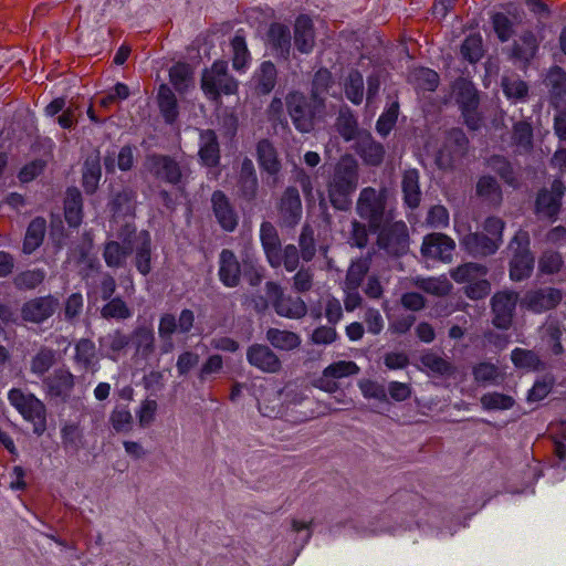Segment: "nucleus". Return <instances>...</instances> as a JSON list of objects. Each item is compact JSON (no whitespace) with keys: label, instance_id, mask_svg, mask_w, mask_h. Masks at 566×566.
I'll return each instance as SVG.
<instances>
[{"label":"nucleus","instance_id":"f257e3e1","mask_svg":"<svg viewBox=\"0 0 566 566\" xmlns=\"http://www.w3.org/2000/svg\"><path fill=\"white\" fill-rule=\"evenodd\" d=\"M287 114L295 129L302 134L312 133L325 120L327 105L313 99L301 91H292L285 96Z\"/></svg>","mask_w":566,"mask_h":566},{"label":"nucleus","instance_id":"f03ea898","mask_svg":"<svg viewBox=\"0 0 566 566\" xmlns=\"http://www.w3.org/2000/svg\"><path fill=\"white\" fill-rule=\"evenodd\" d=\"M358 186V165L350 157H343L335 166L327 185L332 206L342 211L349 209L352 195Z\"/></svg>","mask_w":566,"mask_h":566},{"label":"nucleus","instance_id":"7ed1b4c3","mask_svg":"<svg viewBox=\"0 0 566 566\" xmlns=\"http://www.w3.org/2000/svg\"><path fill=\"white\" fill-rule=\"evenodd\" d=\"M387 190H376L373 187L361 189L357 203V214L368 223V229L376 232L384 222L396 218L392 209H386Z\"/></svg>","mask_w":566,"mask_h":566},{"label":"nucleus","instance_id":"20e7f679","mask_svg":"<svg viewBox=\"0 0 566 566\" xmlns=\"http://www.w3.org/2000/svg\"><path fill=\"white\" fill-rule=\"evenodd\" d=\"M8 400L25 421L32 423L34 434L40 437L46 431V407L35 395L12 388L8 392Z\"/></svg>","mask_w":566,"mask_h":566},{"label":"nucleus","instance_id":"39448f33","mask_svg":"<svg viewBox=\"0 0 566 566\" xmlns=\"http://www.w3.org/2000/svg\"><path fill=\"white\" fill-rule=\"evenodd\" d=\"M144 167L154 179L172 186L185 184L190 175L189 168L175 157L157 153L145 157Z\"/></svg>","mask_w":566,"mask_h":566},{"label":"nucleus","instance_id":"423d86ee","mask_svg":"<svg viewBox=\"0 0 566 566\" xmlns=\"http://www.w3.org/2000/svg\"><path fill=\"white\" fill-rule=\"evenodd\" d=\"M201 88L208 98L218 101L221 94H235L238 92V81L229 74L226 61H216L210 69L205 70L201 77Z\"/></svg>","mask_w":566,"mask_h":566},{"label":"nucleus","instance_id":"0eeeda50","mask_svg":"<svg viewBox=\"0 0 566 566\" xmlns=\"http://www.w3.org/2000/svg\"><path fill=\"white\" fill-rule=\"evenodd\" d=\"M452 93L467 126L472 130L479 129L482 118L478 112L480 98L474 85L470 81L459 77L452 84Z\"/></svg>","mask_w":566,"mask_h":566},{"label":"nucleus","instance_id":"6e6552de","mask_svg":"<svg viewBox=\"0 0 566 566\" xmlns=\"http://www.w3.org/2000/svg\"><path fill=\"white\" fill-rule=\"evenodd\" d=\"M136 232L133 223L126 222L117 231V239L104 243L103 259L111 269H123L127 264L128 256L133 253L132 238Z\"/></svg>","mask_w":566,"mask_h":566},{"label":"nucleus","instance_id":"1a4fd4ad","mask_svg":"<svg viewBox=\"0 0 566 566\" xmlns=\"http://www.w3.org/2000/svg\"><path fill=\"white\" fill-rule=\"evenodd\" d=\"M195 323V314L191 310L185 308L180 312L179 317L171 313H165L159 318L158 335L163 342L160 350L168 354L174 349L172 335L178 332L187 334L191 331Z\"/></svg>","mask_w":566,"mask_h":566},{"label":"nucleus","instance_id":"9d476101","mask_svg":"<svg viewBox=\"0 0 566 566\" xmlns=\"http://www.w3.org/2000/svg\"><path fill=\"white\" fill-rule=\"evenodd\" d=\"M377 244L380 249L392 255L403 254L409 245L407 224L402 220L391 219L384 222L378 229Z\"/></svg>","mask_w":566,"mask_h":566},{"label":"nucleus","instance_id":"9b49d317","mask_svg":"<svg viewBox=\"0 0 566 566\" xmlns=\"http://www.w3.org/2000/svg\"><path fill=\"white\" fill-rule=\"evenodd\" d=\"M265 293L277 315L292 319L306 315L307 306L305 302L301 297L285 295L279 283L273 281L266 282Z\"/></svg>","mask_w":566,"mask_h":566},{"label":"nucleus","instance_id":"f8f14e48","mask_svg":"<svg viewBox=\"0 0 566 566\" xmlns=\"http://www.w3.org/2000/svg\"><path fill=\"white\" fill-rule=\"evenodd\" d=\"M517 245L510 262V277L515 282L528 279L534 269V256L528 250L530 239L525 231H518L512 239L510 247Z\"/></svg>","mask_w":566,"mask_h":566},{"label":"nucleus","instance_id":"ddd939ff","mask_svg":"<svg viewBox=\"0 0 566 566\" xmlns=\"http://www.w3.org/2000/svg\"><path fill=\"white\" fill-rule=\"evenodd\" d=\"M564 297L563 291L552 286L527 290L521 298V306L534 314L556 308Z\"/></svg>","mask_w":566,"mask_h":566},{"label":"nucleus","instance_id":"4468645a","mask_svg":"<svg viewBox=\"0 0 566 566\" xmlns=\"http://www.w3.org/2000/svg\"><path fill=\"white\" fill-rule=\"evenodd\" d=\"M517 301L518 294L514 291H500L492 296V323L496 328L506 331L512 326Z\"/></svg>","mask_w":566,"mask_h":566},{"label":"nucleus","instance_id":"2eb2a0df","mask_svg":"<svg viewBox=\"0 0 566 566\" xmlns=\"http://www.w3.org/2000/svg\"><path fill=\"white\" fill-rule=\"evenodd\" d=\"M59 306V298L52 294L33 297L23 303L21 317L28 323L42 324L54 315Z\"/></svg>","mask_w":566,"mask_h":566},{"label":"nucleus","instance_id":"dca6fc26","mask_svg":"<svg viewBox=\"0 0 566 566\" xmlns=\"http://www.w3.org/2000/svg\"><path fill=\"white\" fill-rule=\"evenodd\" d=\"M359 367L352 360H338L324 368L322 375L315 379L314 386L326 392H335L339 386L338 379L357 375Z\"/></svg>","mask_w":566,"mask_h":566},{"label":"nucleus","instance_id":"f3484780","mask_svg":"<svg viewBox=\"0 0 566 566\" xmlns=\"http://www.w3.org/2000/svg\"><path fill=\"white\" fill-rule=\"evenodd\" d=\"M566 187L560 179H555L549 189H542L537 193L535 211L539 217L555 220L562 205Z\"/></svg>","mask_w":566,"mask_h":566},{"label":"nucleus","instance_id":"a211bd4d","mask_svg":"<svg viewBox=\"0 0 566 566\" xmlns=\"http://www.w3.org/2000/svg\"><path fill=\"white\" fill-rule=\"evenodd\" d=\"M454 249L455 243L450 237L433 232L423 238L421 253L427 259L450 262Z\"/></svg>","mask_w":566,"mask_h":566},{"label":"nucleus","instance_id":"6ab92c4d","mask_svg":"<svg viewBox=\"0 0 566 566\" xmlns=\"http://www.w3.org/2000/svg\"><path fill=\"white\" fill-rule=\"evenodd\" d=\"M247 360L259 370L268 374H276L282 368L277 355L263 344H253L247 350Z\"/></svg>","mask_w":566,"mask_h":566},{"label":"nucleus","instance_id":"aec40b11","mask_svg":"<svg viewBox=\"0 0 566 566\" xmlns=\"http://www.w3.org/2000/svg\"><path fill=\"white\" fill-rule=\"evenodd\" d=\"M461 248L474 258L488 256L499 250V239L480 232H467L460 237Z\"/></svg>","mask_w":566,"mask_h":566},{"label":"nucleus","instance_id":"412c9836","mask_svg":"<svg viewBox=\"0 0 566 566\" xmlns=\"http://www.w3.org/2000/svg\"><path fill=\"white\" fill-rule=\"evenodd\" d=\"M279 213L284 226L294 227L302 218V201L298 190L287 187L279 202Z\"/></svg>","mask_w":566,"mask_h":566},{"label":"nucleus","instance_id":"4be33fe9","mask_svg":"<svg viewBox=\"0 0 566 566\" xmlns=\"http://www.w3.org/2000/svg\"><path fill=\"white\" fill-rule=\"evenodd\" d=\"M211 205L220 227L224 231L232 232L238 226L239 218L226 193L216 190L211 196Z\"/></svg>","mask_w":566,"mask_h":566},{"label":"nucleus","instance_id":"5701e85b","mask_svg":"<svg viewBox=\"0 0 566 566\" xmlns=\"http://www.w3.org/2000/svg\"><path fill=\"white\" fill-rule=\"evenodd\" d=\"M539 46V41L532 30H525L517 40L514 41L511 50V59L524 67L535 57Z\"/></svg>","mask_w":566,"mask_h":566},{"label":"nucleus","instance_id":"b1692460","mask_svg":"<svg viewBox=\"0 0 566 566\" xmlns=\"http://www.w3.org/2000/svg\"><path fill=\"white\" fill-rule=\"evenodd\" d=\"M238 195L245 201H253L256 198L259 180L253 161L245 157L240 166L237 179Z\"/></svg>","mask_w":566,"mask_h":566},{"label":"nucleus","instance_id":"393cba45","mask_svg":"<svg viewBox=\"0 0 566 566\" xmlns=\"http://www.w3.org/2000/svg\"><path fill=\"white\" fill-rule=\"evenodd\" d=\"M134 264L142 275L151 271V238L148 231H142L132 238Z\"/></svg>","mask_w":566,"mask_h":566},{"label":"nucleus","instance_id":"a878e982","mask_svg":"<svg viewBox=\"0 0 566 566\" xmlns=\"http://www.w3.org/2000/svg\"><path fill=\"white\" fill-rule=\"evenodd\" d=\"M198 156L203 166L216 167L219 165L221 158L220 145L214 130H200Z\"/></svg>","mask_w":566,"mask_h":566},{"label":"nucleus","instance_id":"bb28decb","mask_svg":"<svg viewBox=\"0 0 566 566\" xmlns=\"http://www.w3.org/2000/svg\"><path fill=\"white\" fill-rule=\"evenodd\" d=\"M219 279L223 285L235 287L241 280V265L235 254L228 249H223L219 255Z\"/></svg>","mask_w":566,"mask_h":566},{"label":"nucleus","instance_id":"cd10ccee","mask_svg":"<svg viewBox=\"0 0 566 566\" xmlns=\"http://www.w3.org/2000/svg\"><path fill=\"white\" fill-rule=\"evenodd\" d=\"M44 385L51 396L66 399L74 386V375L65 368H57L44 379Z\"/></svg>","mask_w":566,"mask_h":566},{"label":"nucleus","instance_id":"c85d7f7f","mask_svg":"<svg viewBox=\"0 0 566 566\" xmlns=\"http://www.w3.org/2000/svg\"><path fill=\"white\" fill-rule=\"evenodd\" d=\"M294 44L298 52L307 54L315 45L313 21L307 15L297 17L294 24Z\"/></svg>","mask_w":566,"mask_h":566},{"label":"nucleus","instance_id":"c756f323","mask_svg":"<svg viewBox=\"0 0 566 566\" xmlns=\"http://www.w3.org/2000/svg\"><path fill=\"white\" fill-rule=\"evenodd\" d=\"M419 179L420 175L417 169L406 170L401 179L403 203L412 210L420 206L422 198Z\"/></svg>","mask_w":566,"mask_h":566},{"label":"nucleus","instance_id":"7c9ffc66","mask_svg":"<svg viewBox=\"0 0 566 566\" xmlns=\"http://www.w3.org/2000/svg\"><path fill=\"white\" fill-rule=\"evenodd\" d=\"M356 151L370 166H378L385 156L384 146L374 140L369 134L360 135L356 143Z\"/></svg>","mask_w":566,"mask_h":566},{"label":"nucleus","instance_id":"2f4dec72","mask_svg":"<svg viewBox=\"0 0 566 566\" xmlns=\"http://www.w3.org/2000/svg\"><path fill=\"white\" fill-rule=\"evenodd\" d=\"M256 159L262 170L276 176L281 170L277 151L269 139H261L256 145Z\"/></svg>","mask_w":566,"mask_h":566},{"label":"nucleus","instance_id":"473e14b6","mask_svg":"<svg viewBox=\"0 0 566 566\" xmlns=\"http://www.w3.org/2000/svg\"><path fill=\"white\" fill-rule=\"evenodd\" d=\"M260 239L269 264H277V251L281 248V241L275 227L271 222H262L260 228Z\"/></svg>","mask_w":566,"mask_h":566},{"label":"nucleus","instance_id":"72a5a7b5","mask_svg":"<svg viewBox=\"0 0 566 566\" xmlns=\"http://www.w3.org/2000/svg\"><path fill=\"white\" fill-rule=\"evenodd\" d=\"M335 81L332 72L326 67L318 69L311 81L310 95L313 99L326 104L329 90L334 86Z\"/></svg>","mask_w":566,"mask_h":566},{"label":"nucleus","instance_id":"f704fd0d","mask_svg":"<svg viewBox=\"0 0 566 566\" xmlns=\"http://www.w3.org/2000/svg\"><path fill=\"white\" fill-rule=\"evenodd\" d=\"M130 337L120 329H115L99 338V346L106 357L117 360L122 352L129 345Z\"/></svg>","mask_w":566,"mask_h":566},{"label":"nucleus","instance_id":"c9c22d12","mask_svg":"<svg viewBox=\"0 0 566 566\" xmlns=\"http://www.w3.org/2000/svg\"><path fill=\"white\" fill-rule=\"evenodd\" d=\"M46 232V220L42 217L34 218L28 226L23 240L22 252L33 253L42 243Z\"/></svg>","mask_w":566,"mask_h":566},{"label":"nucleus","instance_id":"e433bc0d","mask_svg":"<svg viewBox=\"0 0 566 566\" xmlns=\"http://www.w3.org/2000/svg\"><path fill=\"white\" fill-rule=\"evenodd\" d=\"M64 216L70 227H78L83 219V201L80 190L69 188L64 201Z\"/></svg>","mask_w":566,"mask_h":566},{"label":"nucleus","instance_id":"4c0bfd02","mask_svg":"<svg viewBox=\"0 0 566 566\" xmlns=\"http://www.w3.org/2000/svg\"><path fill=\"white\" fill-rule=\"evenodd\" d=\"M268 40L271 46L284 59L289 57L291 51V32L286 25L282 23L271 24L268 32Z\"/></svg>","mask_w":566,"mask_h":566},{"label":"nucleus","instance_id":"58836bf2","mask_svg":"<svg viewBox=\"0 0 566 566\" xmlns=\"http://www.w3.org/2000/svg\"><path fill=\"white\" fill-rule=\"evenodd\" d=\"M74 360L85 370H95L98 363L96 346L88 338H81L75 344Z\"/></svg>","mask_w":566,"mask_h":566},{"label":"nucleus","instance_id":"ea45409f","mask_svg":"<svg viewBox=\"0 0 566 566\" xmlns=\"http://www.w3.org/2000/svg\"><path fill=\"white\" fill-rule=\"evenodd\" d=\"M266 340L281 350H293L301 345V337L293 332L271 327L266 331Z\"/></svg>","mask_w":566,"mask_h":566},{"label":"nucleus","instance_id":"a19ab883","mask_svg":"<svg viewBox=\"0 0 566 566\" xmlns=\"http://www.w3.org/2000/svg\"><path fill=\"white\" fill-rule=\"evenodd\" d=\"M158 106L166 123L172 124L178 117L177 98L167 84H161L158 90Z\"/></svg>","mask_w":566,"mask_h":566},{"label":"nucleus","instance_id":"79ce46f5","mask_svg":"<svg viewBox=\"0 0 566 566\" xmlns=\"http://www.w3.org/2000/svg\"><path fill=\"white\" fill-rule=\"evenodd\" d=\"M135 345L136 354L148 358L155 352V334L149 326H138L130 338Z\"/></svg>","mask_w":566,"mask_h":566},{"label":"nucleus","instance_id":"37998d69","mask_svg":"<svg viewBox=\"0 0 566 566\" xmlns=\"http://www.w3.org/2000/svg\"><path fill=\"white\" fill-rule=\"evenodd\" d=\"M488 274V268L475 262H468L452 269L450 276L457 283H471Z\"/></svg>","mask_w":566,"mask_h":566},{"label":"nucleus","instance_id":"c03bdc74","mask_svg":"<svg viewBox=\"0 0 566 566\" xmlns=\"http://www.w3.org/2000/svg\"><path fill=\"white\" fill-rule=\"evenodd\" d=\"M344 93L348 101L359 105L364 99V78L358 70H350L343 81Z\"/></svg>","mask_w":566,"mask_h":566},{"label":"nucleus","instance_id":"a18cd8bd","mask_svg":"<svg viewBox=\"0 0 566 566\" xmlns=\"http://www.w3.org/2000/svg\"><path fill=\"white\" fill-rule=\"evenodd\" d=\"M101 316L107 321H126L133 316V311L122 297L115 296L106 300L101 308Z\"/></svg>","mask_w":566,"mask_h":566},{"label":"nucleus","instance_id":"49530a36","mask_svg":"<svg viewBox=\"0 0 566 566\" xmlns=\"http://www.w3.org/2000/svg\"><path fill=\"white\" fill-rule=\"evenodd\" d=\"M501 86L504 95L513 102H524L527 97L528 86L516 74L504 75Z\"/></svg>","mask_w":566,"mask_h":566},{"label":"nucleus","instance_id":"de8ad7c7","mask_svg":"<svg viewBox=\"0 0 566 566\" xmlns=\"http://www.w3.org/2000/svg\"><path fill=\"white\" fill-rule=\"evenodd\" d=\"M439 75L436 71L427 67H418L410 72L409 81L417 90L433 92L439 85Z\"/></svg>","mask_w":566,"mask_h":566},{"label":"nucleus","instance_id":"09e8293b","mask_svg":"<svg viewBox=\"0 0 566 566\" xmlns=\"http://www.w3.org/2000/svg\"><path fill=\"white\" fill-rule=\"evenodd\" d=\"M102 176L99 159L88 157L83 166L82 186L86 193L92 195L96 191Z\"/></svg>","mask_w":566,"mask_h":566},{"label":"nucleus","instance_id":"8fccbe9b","mask_svg":"<svg viewBox=\"0 0 566 566\" xmlns=\"http://www.w3.org/2000/svg\"><path fill=\"white\" fill-rule=\"evenodd\" d=\"M45 277L46 272L43 269L25 270L13 277V285L19 291H31L39 287Z\"/></svg>","mask_w":566,"mask_h":566},{"label":"nucleus","instance_id":"3c124183","mask_svg":"<svg viewBox=\"0 0 566 566\" xmlns=\"http://www.w3.org/2000/svg\"><path fill=\"white\" fill-rule=\"evenodd\" d=\"M415 284L421 291L433 296H446L452 290V284L447 277H418Z\"/></svg>","mask_w":566,"mask_h":566},{"label":"nucleus","instance_id":"603ef678","mask_svg":"<svg viewBox=\"0 0 566 566\" xmlns=\"http://www.w3.org/2000/svg\"><path fill=\"white\" fill-rule=\"evenodd\" d=\"M512 143L520 153H528L533 147V128L525 120L514 124L512 132Z\"/></svg>","mask_w":566,"mask_h":566},{"label":"nucleus","instance_id":"864d4df0","mask_svg":"<svg viewBox=\"0 0 566 566\" xmlns=\"http://www.w3.org/2000/svg\"><path fill=\"white\" fill-rule=\"evenodd\" d=\"M169 80L178 92H185L192 82V69L188 63L178 62L169 70Z\"/></svg>","mask_w":566,"mask_h":566},{"label":"nucleus","instance_id":"5fc2aeb1","mask_svg":"<svg viewBox=\"0 0 566 566\" xmlns=\"http://www.w3.org/2000/svg\"><path fill=\"white\" fill-rule=\"evenodd\" d=\"M55 350L50 347H41L30 363L32 374L41 377L50 370L56 361Z\"/></svg>","mask_w":566,"mask_h":566},{"label":"nucleus","instance_id":"6e6d98bb","mask_svg":"<svg viewBox=\"0 0 566 566\" xmlns=\"http://www.w3.org/2000/svg\"><path fill=\"white\" fill-rule=\"evenodd\" d=\"M421 364L432 374L444 376L454 371V366L440 355L427 352L420 357Z\"/></svg>","mask_w":566,"mask_h":566},{"label":"nucleus","instance_id":"4d7b16f0","mask_svg":"<svg viewBox=\"0 0 566 566\" xmlns=\"http://www.w3.org/2000/svg\"><path fill=\"white\" fill-rule=\"evenodd\" d=\"M512 363L517 368L527 370H539L543 368L542 360L538 355L530 349L515 348L511 354Z\"/></svg>","mask_w":566,"mask_h":566},{"label":"nucleus","instance_id":"13d9d810","mask_svg":"<svg viewBox=\"0 0 566 566\" xmlns=\"http://www.w3.org/2000/svg\"><path fill=\"white\" fill-rule=\"evenodd\" d=\"M473 378L478 384L483 386L497 385L500 382L501 373L496 365L491 363H480L473 367Z\"/></svg>","mask_w":566,"mask_h":566},{"label":"nucleus","instance_id":"bf43d9fd","mask_svg":"<svg viewBox=\"0 0 566 566\" xmlns=\"http://www.w3.org/2000/svg\"><path fill=\"white\" fill-rule=\"evenodd\" d=\"M232 48V66L237 71H242L245 69L247 64L250 61V52L247 46V42L243 35L240 34V31L235 33L231 41Z\"/></svg>","mask_w":566,"mask_h":566},{"label":"nucleus","instance_id":"052dcab7","mask_svg":"<svg viewBox=\"0 0 566 566\" xmlns=\"http://www.w3.org/2000/svg\"><path fill=\"white\" fill-rule=\"evenodd\" d=\"M476 193L491 203H500L502 191L496 180L491 176H483L476 184Z\"/></svg>","mask_w":566,"mask_h":566},{"label":"nucleus","instance_id":"680f3d73","mask_svg":"<svg viewBox=\"0 0 566 566\" xmlns=\"http://www.w3.org/2000/svg\"><path fill=\"white\" fill-rule=\"evenodd\" d=\"M369 270L366 260L353 262L347 270L344 286L347 290H358Z\"/></svg>","mask_w":566,"mask_h":566},{"label":"nucleus","instance_id":"e2e57ef3","mask_svg":"<svg viewBox=\"0 0 566 566\" xmlns=\"http://www.w3.org/2000/svg\"><path fill=\"white\" fill-rule=\"evenodd\" d=\"M276 75L275 65L271 61H264L256 75L259 91L263 94L270 93L275 86Z\"/></svg>","mask_w":566,"mask_h":566},{"label":"nucleus","instance_id":"0e129e2a","mask_svg":"<svg viewBox=\"0 0 566 566\" xmlns=\"http://www.w3.org/2000/svg\"><path fill=\"white\" fill-rule=\"evenodd\" d=\"M300 258L302 256L298 249L294 244H287L283 249L280 248L277 251L279 263L271 266L276 269L283 265L287 272H293L298 268Z\"/></svg>","mask_w":566,"mask_h":566},{"label":"nucleus","instance_id":"69168bd1","mask_svg":"<svg viewBox=\"0 0 566 566\" xmlns=\"http://www.w3.org/2000/svg\"><path fill=\"white\" fill-rule=\"evenodd\" d=\"M488 165L491 170L496 172L506 184L514 186L516 184L515 174L511 163L503 156H492Z\"/></svg>","mask_w":566,"mask_h":566},{"label":"nucleus","instance_id":"338daca9","mask_svg":"<svg viewBox=\"0 0 566 566\" xmlns=\"http://www.w3.org/2000/svg\"><path fill=\"white\" fill-rule=\"evenodd\" d=\"M480 401L485 410H507L514 406V399L501 392L484 394Z\"/></svg>","mask_w":566,"mask_h":566},{"label":"nucleus","instance_id":"774afa93","mask_svg":"<svg viewBox=\"0 0 566 566\" xmlns=\"http://www.w3.org/2000/svg\"><path fill=\"white\" fill-rule=\"evenodd\" d=\"M61 439L64 449L77 451L82 446L83 433L77 423L69 422L61 428Z\"/></svg>","mask_w":566,"mask_h":566}]
</instances>
